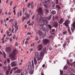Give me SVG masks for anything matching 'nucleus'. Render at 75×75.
<instances>
[{"instance_id":"1","label":"nucleus","mask_w":75,"mask_h":75,"mask_svg":"<svg viewBox=\"0 0 75 75\" xmlns=\"http://www.w3.org/2000/svg\"><path fill=\"white\" fill-rule=\"evenodd\" d=\"M40 14H40L39 13L37 14V18L38 20H39V22L38 24L39 25H40V26H42L43 28H44V26H45H45H46V25H47L48 22L47 20H44V18H40Z\"/></svg>"},{"instance_id":"2","label":"nucleus","mask_w":75,"mask_h":75,"mask_svg":"<svg viewBox=\"0 0 75 75\" xmlns=\"http://www.w3.org/2000/svg\"><path fill=\"white\" fill-rule=\"evenodd\" d=\"M17 54V51L16 49L13 50V52H12L11 54L9 55V57L11 59H13V60H15V57L16 56V55Z\"/></svg>"},{"instance_id":"3","label":"nucleus","mask_w":75,"mask_h":75,"mask_svg":"<svg viewBox=\"0 0 75 75\" xmlns=\"http://www.w3.org/2000/svg\"><path fill=\"white\" fill-rule=\"evenodd\" d=\"M45 51H46V48L45 47L44 48L43 50L40 53V56L41 57H43V56L44 55V53H45Z\"/></svg>"},{"instance_id":"4","label":"nucleus","mask_w":75,"mask_h":75,"mask_svg":"<svg viewBox=\"0 0 75 75\" xmlns=\"http://www.w3.org/2000/svg\"><path fill=\"white\" fill-rule=\"evenodd\" d=\"M42 42L43 44L46 45L49 42V40L47 39H45L44 40H42Z\"/></svg>"},{"instance_id":"5","label":"nucleus","mask_w":75,"mask_h":75,"mask_svg":"<svg viewBox=\"0 0 75 75\" xmlns=\"http://www.w3.org/2000/svg\"><path fill=\"white\" fill-rule=\"evenodd\" d=\"M43 47H42V44L39 45L37 47L38 48V51H41V50L42 49V48Z\"/></svg>"},{"instance_id":"6","label":"nucleus","mask_w":75,"mask_h":75,"mask_svg":"<svg viewBox=\"0 0 75 75\" xmlns=\"http://www.w3.org/2000/svg\"><path fill=\"white\" fill-rule=\"evenodd\" d=\"M28 70H29L30 71L29 72V73L30 75H32L33 74V73L34 72V71L33 70V68L32 67H30V68H29L28 69Z\"/></svg>"},{"instance_id":"7","label":"nucleus","mask_w":75,"mask_h":75,"mask_svg":"<svg viewBox=\"0 0 75 75\" xmlns=\"http://www.w3.org/2000/svg\"><path fill=\"white\" fill-rule=\"evenodd\" d=\"M38 13L40 14H43V13H42V8L41 7H40L38 9Z\"/></svg>"},{"instance_id":"8","label":"nucleus","mask_w":75,"mask_h":75,"mask_svg":"<svg viewBox=\"0 0 75 75\" xmlns=\"http://www.w3.org/2000/svg\"><path fill=\"white\" fill-rule=\"evenodd\" d=\"M43 3H46L47 4H49L51 0H42Z\"/></svg>"},{"instance_id":"9","label":"nucleus","mask_w":75,"mask_h":75,"mask_svg":"<svg viewBox=\"0 0 75 75\" xmlns=\"http://www.w3.org/2000/svg\"><path fill=\"white\" fill-rule=\"evenodd\" d=\"M17 62H13L11 63V66L12 67H15V66H16V65H17Z\"/></svg>"},{"instance_id":"10","label":"nucleus","mask_w":75,"mask_h":75,"mask_svg":"<svg viewBox=\"0 0 75 75\" xmlns=\"http://www.w3.org/2000/svg\"><path fill=\"white\" fill-rule=\"evenodd\" d=\"M11 70V67L10 66L8 67V69L6 71V75H8V74L10 72V71Z\"/></svg>"},{"instance_id":"11","label":"nucleus","mask_w":75,"mask_h":75,"mask_svg":"<svg viewBox=\"0 0 75 75\" xmlns=\"http://www.w3.org/2000/svg\"><path fill=\"white\" fill-rule=\"evenodd\" d=\"M22 70L20 69H18L17 70H16L15 72V74H19V73H21V72Z\"/></svg>"},{"instance_id":"12","label":"nucleus","mask_w":75,"mask_h":75,"mask_svg":"<svg viewBox=\"0 0 75 75\" xmlns=\"http://www.w3.org/2000/svg\"><path fill=\"white\" fill-rule=\"evenodd\" d=\"M58 23L57 22H55L54 23L53 26L54 27L56 28V27H58Z\"/></svg>"},{"instance_id":"13","label":"nucleus","mask_w":75,"mask_h":75,"mask_svg":"<svg viewBox=\"0 0 75 75\" xmlns=\"http://www.w3.org/2000/svg\"><path fill=\"white\" fill-rule=\"evenodd\" d=\"M11 51V48L10 47H8L6 49V51L7 52H9Z\"/></svg>"},{"instance_id":"14","label":"nucleus","mask_w":75,"mask_h":75,"mask_svg":"<svg viewBox=\"0 0 75 75\" xmlns=\"http://www.w3.org/2000/svg\"><path fill=\"white\" fill-rule=\"evenodd\" d=\"M38 33L39 34V35L41 36H44V33H42V32L40 30L38 31Z\"/></svg>"},{"instance_id":"15","label":"nucleus","mask_w":75,"mask_h":75,"mask_svg":"<svg viewBox=\"0 0 75 75\" xmlns=\"http://www.w3.org/2000/svg\"><path fill=\"white\" fill-rule=\"evenodd\" d=\"M63 22H64V19L62 18L60 20L59 23H60L61 24H62L63 23Z\"/></svg>"},{"instance_id":"16","label":"nucleus","mask_w":75,"mask_h":75,"mask_svg":"<svg viewBox=\"0 0 75 75\" xmlns=\"http://www.w3.org/2000/svg\"><path fill=\"white\" fill-rule=\"evenodd\" d=\"M35 56L36 58H37V57H40V55L39 54H38V53L36 52L35 53Z\"/></svg>"},{"instance_id":"17","label":"nucleus","mask_w":75,"mask_h":75,"mask_svg":"<svg viewBox=\"0 0 75 75\" xmlns=\"http://www.w3.org/2000/svg\"><path fill=\"white\" fill-rule=\"evenodd\" d=\"M34 62L35 65H36L37 64V59L35 58L34 59Z\"/></svg>"},{"instance_id":"18","label":"nucleus","mask_w":75,"mask_h":75,"mask_svg":"<svg viewBox=\"0 0 75 75\" xmlns=\"http://www.w3.org/2000/svg\"><path fill=\"white\" fill-rule=\"evenodd\" d=\"M67 73L68 75H74V74H72V73H71L70 71H67Z\"/></svg>"},{"instance_id":"19","label":"nucleus","mask_w":75,"mask_h":75,"mask_svg":"<svg viewBox=\"0 0 75 75\" xmlns=\"http://www.w3.org/2000/svg\"><path fill=\"white\" fill-rule=\"evenodd\" d=\"M71 26L72 27V28L75 29V21H74V23L71 25Z\"/></svg>"},{"instance_id":"20","label":"nucleus","mask_w":75,"mask_h":75,"mask_svg":"<svg viewBox=\"0 0 75 75\" xmlns=\"http://www.w3.org/2000/svg\"><path fill=\"white\" fill-rule=\"evenodd\" d=\"M74 62L73 63L70 64V62H69L68 61V60H67V64L68 65H71L72 66V65H74V64H74Z\"/></svg>"},{"instance_id":"21","label":"nucleus","mask_w":75,"mask_h":75,"mask_svg":"<svg viewBox=\"0 0 75 75\" xmlns=\"http://www.w3.org/2000/svg\"><path fill=\"white\" fill-rule=\"evenodd\" d=\"M63 24H65V26L67 27V28L68 27V23L65 22L63 23Z\"/></svg>"},{"instance_id":"22","label":"nucleus","mask_w":75,"mask_h":75,"mask_svg":"<svg viewBox=\"0 0 75 75\" xmlns=\"http://www.w3.org/2000/svg\"><path fill=\"white\" fill-rule=\"evenodd\" d=\"M51 13L53 15L55 14H56V11H55L54 10H52Z\"/></svg>"},{"instance_id":"23","label":"nucleus","mask_w":75,"mask_h":75,"mask_svg":"<svg viewBox=\"0 0 75 75\" xmlns=\"http://www.w3.org/2000/svg\"><path fill=\"white\" fill-rule=\"evenodd\" d=\"M44 11L46 13H49V10L48 9H44Z\"/></svg>"},{"instance_id":"24","label":"nucleus","mask_w":75,"mask_h":75,"mask_svg":"<svg viewBox=\"0 0 75 75\" xmlns=\"http://www.w3.org/2000/svg\"><path fill=\"white\" fill-rule=\"evenodd\" d=\"M56 8H58V10H59V9L61 8V7H60V6L58 5H57L56 6Z\"/></svg>"},{"instance_id":"25","label":"nucleus","mask_w":75,"mask_h":75,"mask_svg":"<svg viewBox=\"0 0 75 75\" xmlns=\"http://www.w3.org/2000/svg\"><path fill=\"white\" fill-rule=\"evenodd\" d=\"M68 31L69 33L70 34H72V33L71 32V30H70V29H69V27H68Z\"/></svg>"},{"instance_id":"26","label":"nucleus","mask_w":75,"mask_h":75,"mask_svg":"<svg viewBox=\"0 0 75 75\" xmlns=\"http://www.w3.org/2000/svg\"><path fill=\"white\" fill-rule=\"evenodd\" d=\"M34 21H33L31 23H29L28 24V25H34Z\"/></svg>"},{"instance_id":"27","label":"nucleus","mask_w":75,"mask_h":75,"mask_svg":"<svg viewBox=\"0 0 75 75\" xmlns=\"http://www.w3.org/2000/svg\"><path fill=\"white\" fill-rule=\"evenodd\" d=\"M31 67H31V62H29V66L28 67V69L29 68H31Z\"/></svg>"},{"instance_id":"28","label":"nucleus","mask_w":75,"mask_h":75,"mask_svg":"<svg viewBox=\"0 0 75 75\" xmlns=\"http://www.w3.org/2000/svg\"><path fill=\"white\" fill-rule=\"evenodd\" d=\"M15 24L14 27L15 28H16V27H17V23L16 21H15Z\"/></svg>"},{"instance_id":"29","label":"nucleus","mask_w":75,"mask_h":75,"mask_svg":"<svg viewBox=\"0 0 75 75\" xmlns=\"http://www.w3.org/2000/svg\"><path fill=\"white\" fill-rule=\"evenodd\" d=\"M48 26L50 30H51V28H52V26H51L50 25H48Z\"/></svg>"},{"instance_id":"30","label":"nucleus","mask_w":75,"mask_h":75,"mask_svg":"<svg viewBox=\"0 0 75 75\" xmlns=\"http://www.w3.org/2000/svg\"><path fill=\"white\" fill-rule=\"evenodd\" d=\"M17 69H18V67H16L13 68L12 69H13V71H16Z\"/></svg>"},{"instance_id":"31","label":"nucleus","mask_w":75,"mask_h":75,"mask_svg":"<svg viewBox=\"0 0 75 75\" xmlns=\"http://www.w3.org/2000/svg\"><path fill=\"white\" fill-rule=\"evenodd\" d=\"M60 75H62L63 74V71L60 70Z\"/></svg>"},{"instance_id":"32","label":"nucleus","mask_w":75,"mask_h":75,"mask_svg":"<svg viewBox=\"0 0 75 75\" xmlns=\"http://www.w3.org/2000/svg\"><path fill=\"white\" fill-rule=\"evenodd\" d=\"M30 6H31L30 3H28V4L27 7L28 8H30Z\"/></svg>"},{"instance_id":"33","label":"nucleus","mask_w":75,"mask_h":75,"mask_svg":"<svg viewBox=\"0 0 75 75\" xmlns=\"http://www.w3.org/2000/svg\"><path fill=\"white\" fill-rule=\"evenodd\" d=\"M26 16L27 18H29L30 17V15L28 14H27Z\"/></svg>"},{"instance_id":"34","label":"nucleus","mask_w":75,"mask_h":75,"mask_svg":"<svg viewBox=\"0 0 75 75\" xmlns=\"http://www.w3.org/2000/svg\"><path fill=\"white\" fill-rule=\"evenodd\" d=\"M37 59H38V61H40V60H41V58L40 57V56L39 57H37L36 58Z\"/></svg>"},{"instance_id":"35","label":"nucleus","mask_w":75,"mask_h":75,"mask_svg":"<svg viewBox=\"0 0 75 75\" xmlns=\"http://www.w3.org/2000/svg\"><path fill=\"white\" fill-rule=\"evenodd\" d=\"M52 16L51 15H50L48 18V19L49 20H50V19L51 18Z\"/></svg>"},{"instance_id":"36","label":"nucleus","mask_w":75,"mask_h":75,"mask_svg":"<svg viewBox=\"0 0 75 75\" xmlns=\"http://www.w3.org/2000/svg\"><path fill=\"white\" fill-rule=\"evenodd\" d=\"M66 45H67V43H64L63 44V47L64 49L65 48V46H66Z\"/></svg>"},{"instance_id":"37","label":"nucleus","mask_w":75,"mask_h":75,"mask_svg":"<svg viewBox=\"0 0 75 75\" xmlns=\"http://www.w3.org/2000/svg\"><path fill=\"white\" fill-rule=\"evenodd\" d=\"M32 67L33 68H34V62L33 61H32Z\"/></svg>"},{"instance_id":"38","label":"nucleus","mask_w":75,"mask_h":75,"mask_svg":"<svg viewBox=\"0 0 75 75\" xmlns=\"http://www.w3.org/2000/svg\"><path fill=\"white\" fill-rule=\"evenodd\" d=\"M70 21L69 20H67L65 21L66 23H70Z\"/></svg>"},{"instance_id":"39","label":"nucleus","mask_w":75,"mask_h":75,"mask_svg":"<svg viewBox=\"0 0 75 75\" xmlns=\"http://www.w3.org/2000/svg\"><path fill=\"white\" fill-rule=\"evenodd\" d=\"M35 17V15H33L32 18V20H33L34 19V18Z\"/></svg>"},{"instance_id":"40","label":"nucleus","mask_w":75,"mask_h":75,"mask_svg":"<svg viewBox=\"0 0 75 75\" xmlns=\"http://www.w3.org/2000/svg\"><path fill=\"white\" fill-rule=\"evenodd\" d=\"M52 6L53 7H54L55 6V3L54 2L52 3Z\"/></svg>"},{"instance_id":"41","label":"nucleus","mask_w":75,"mask_h":75,"mask_svg":"<svg viewBox=\"0 0 75 75\" xmlns=\"http://www.w3.org/2000/svg\"><path fill=\"white\" fill-rule=\"evenodd\" d=\"M38 40V37H37V36H36L35 39V41H37Z\"/></svg>"},{"instance_id":"42","label":"nucleus","mask_w":75,"mask_h":75,"mask_svg":"<svg viewBox=\"0 0 75 75\" xmlns=\"http://www.w3.org/2000/svg\"><path fill=\"white\" fill-rule=\"evenodd\" d=\"M19 16H20V12H18V13H17V17L18 18L19 17Z\"/></svg>"},{"instance_id":"43","label":"nucleus","mask_w":75,"mask_h":75,"mask_svg":"<svg viewBox=\"0 0 75 75\" xmlns=\"http://www.w3.org/2000/svg\"><path fill=\"white\" fill-rule=\"evenodd\" d=\"M3 54L4 58H6V53H5L4 52H3Z\"/></svg>"},{"instance_id":"44","label":"nucleus","mask_w":75,"mask_h":75,"mask_svg":"<svg viewBox=\"0 0 75 75\" xmlns=\"http://www.w3.org/2000/svg\"><path fill=\"white\" fill-rule=\"evenodd\" d=\"M67 66H65L64 67V69H66L67 68Z\"/></svg>"},{"instance_id":"45","label":"nucleus","mask_w":75,"mask_h":75,"mask_svg":"<svg viewBox=\"0 0 75 75\" xmlns=\"http://www.w3.org/2000/svg\"><path fill=\"white\" fill-rule=\"evenodd\" d=\"M7 61H8V63H10V59H9V58L7 59Z\"/></svg>"},{"instance_id":"46","label":"nucleus","mask_w":75,"mask_h":75,"mask_svg":"<svg viewBox=\"0 0 75 75\" xmlns=\"http://www.w3.org/2000/svg\"><path fill=\"white\" fill-rule=\"evenodd\" d=\"M18 30V28H17L16 27V30H15V32H17V31Z\"/></svg>"},{"instance_id":"47","label":"nucleus","mask_w":75,"mask_h":75,"mask_svg":"<svg viewBox=\"0 0 75 75\" xmlns=\"http://www.w3.org/2000/svg\"><path fill=\"white\" fill-rule=\"evenodd\" d=\"M53 36L52 35H50L49 36V38L50 39H51V38H52Z\"/></svg>"},{"instance_id":"48","label":"nucleus","mask_w":75,"mask_h":75,"mask_svg":"<svg viewBox=\"0 0 75 75\" xmlns=\"http://www.w3.org/2000/svg\"><path fill=\"white\" fill-rule=\"evenodd\" d=\"M13 1H11L10 3V4H9V5L10 6H11L12 5V3H13Z\"/></svg>"},{"instance_id":"49","label":"nucleus","mask_w":75,"mask_h":75,"mask_svg":"<svg viewBox=\"0 0 75 75\" xmlns=\"http://www.w3.org/2000/svg\"><path fill=\"white\" fill-rule=\"evenodd\" d=\"M13 72V69H11V71L10 72V74H12V73Z\"/></svg>"},{"instance_id":"50","label":"nucleus","mask_w":75,"mask_h":75,"mask_svg":"<svg viewBox=\"0 0 75 75\" xmlns=\"http://www.w3.org/2000/svg\"><path fill=\"white\" fill-rule=\"evenodd\" d=\"M44 7H45V8H47V7H48V6H47V5H46V4H44Z\"/></svg>"},{"instance_id":"51","label":"nucleus","mask_w":75,"mask_h":75,"mask_svg":"<svg viewBox=\"0 0 75 75\" xmlns=\"http://www.w3.org/2000/svg\"><path fill=\"white\" fill-rule=\"evenodd\" d=\"M66 33H67V32L66 31L64 32L63 33V35H65V34Z\"/></svg>"},{"instance_id":"52","label":"nucleus","mask_w":75,"mask_h":75,"mask_svg":"<svg viewBox=\"0 0 75 75\" xmlns=\"http://www.w3.org/2000/svg\"><path fill=\"white\" fill-rule=\"evenodd\" d=\"M56 4H58V0H56Z\"/></svg>"},{"instance_id":"53","label":"nucleus","mask_w":75,"mask_h":75,"mask_svg":"<svg viewBox=\"0 0 75 75\" xmlns=\"http://www.w3.org/2000/svg\"><path fill=\"white\" fill-rule=\"evenodd\" d=\"M27 35H31V33H27Z\"/></svg>"},{"instance_id":"54","label":"nucleus","mask_w":75,"mask_h":75,"mask_svg":"<svg viewBox=\"0 0 75 75\" xmlns=\"http://www.w3.org/2000/svg\"><path fill=\"white\" fill-rule=\"evenodd\" d=\"M31 21H30V20H29L27 23V24H29V23H30V22Z\"/></svg>"},{"instance_id":"55","label":"nucleus","mask_w":75,"mask_h":75,"mask_svg":"<svg viewBox=\"0 0 75 75\" xmlns=\"http://www.w3.org/2000/svg\"><path fill=\"white\" fill-rule=\"evenodd\" d=\"M25 44H28V42L27 41H26L25 43Z\"/></svg>"},{"instance_id":"56","label":"nucleus","mask_w":75,"mask_h":75,"mask_svg":"<svg viewBox=\"0 0 75 75\" xmlns=\"http://www.w3.org/2000/svg\"><path fill=\"white\" fill-rule=\"evenodd\" d=\"M31 4H30V6H32L33 4V1H32L31 2Z\"/></svg>"},{"instance_id":"57","label":"nucleus","mask_w":75,"mask_h":75,"mask_svg":"<svg viewBox=\"0 0 75 75\" xmlns=\"http://www.w3.org/2000/svg\"><path fill=\"white\" fill-rule=\"evenodd\" d=\"M55 31V29H53V30H51V32H52L53 33H54Z\"/></svg>"},{"instance_id":"58","label":"nucleus","mask_w":75,"mask_h":75,"mask_svg":"<svg viewBox=\"0 0 75 75\" xmlns=\"http://www.w3.org/2000/svg\"><path fill=\"white\" fill-rule=\"evenodd\" d=\"M15 10L14 9V11H13V12L14 13V15H16V11H15Z\"/></svg>"},{"instance_id":"59","label":"nucleus","mask_w":75,"mask_h":75,"mask_svg":"<svg viewBox=\"0 0 75 75\" xmlns=\"http://www.w3.org/2000/svg\"><path fill=\"white\" fill-rule=\"evenodd\" d=\"M9 40L10 41H11H11H12V39L11 38H10Z\"/></svg>"},{"instance_id":"60","label":"nucleus","mask_w":75,"mask_h":75,"mask_svg":"<svg viewBox=\"0 0 75 75\" xmlns=\"http://www.w3.org/2000/svg\"><path fill=\"white\" fill-rule=\"evenodd\" d=\"M25 18H25V17H24L22 19V21H24V20Z\"/></svg>"},{"instance_id":"61","label":"nucleus","mask_w":75,"mask_h":75,"mask_svg":"<svg viewBox=\"0 0 75 75\" xmlns=\"http://www.w3.org/2000/svg\"><path fill=\"white\" fill-rule=\"evenodd\" d=\"M15 38H16V35H14L13 37V39H15Z\"/></svg>"},{"instance_id":"62","label":"nucleus","mask_w":75,"mask_h":75,"mask_svg":"<svg viewBox=\"0 0 75 75\" xmlns=\"http://www.w3.org/2000/svg\"><path fill=\"white\" fill-rule=\"evenodd\" d=\"M0 21H1L0 22H1V24H2V23H3V20H0Z\"/></svg>"},{"instance_id":"63","label":"nucleus","mask_w":75,"mask_h":75,"mask_svg":"<svg viewBox=\"0 0 75 75\" xmlns=\"http://www.w3.org/2000/svg\"><path fill=\"white\" fill-rule=\"evenodd\" d=\"M72 64H73L74 66L75 67V62L73 63H72Z\"/></svg>"},{"instance_id":"64","label":"nucleus","mask_w":75,"mask_h":75,"mask_svg":"<svg viewBox=\"0 0 75 75\" xmlns=\"http://www.w3.org/2000/svg\"><path fill=\"white\" fill-rule=\"evenodd\" d=\"M25 28H27V25H25L24 26Z\"/></svg>"}]
</instances>
